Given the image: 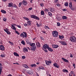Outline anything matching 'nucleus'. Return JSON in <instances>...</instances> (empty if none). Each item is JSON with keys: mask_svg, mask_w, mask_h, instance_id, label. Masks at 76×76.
Returning a JSON list of instances; mask_svg holds the SVG:
<instances>
[{"mask_svg": "<svg viewBox=\"0 0 76 76\" xmlns=\"http://www.w3.org/2000/svg\"><path fill=\"white\" fill-rule=\"evenodd\" d=\"M74 73V72L73 71H72L71 72V74H73H73H74V73Z\"/></svg>", "mask_w": 76, "mask_h": 76, "instance_id": "052dcab7", "label": "nucleus"}, {"mask_svg": "<svg viewBox=\"0 0 76 76\" xmlns=\"http://www.w3.org/2000/svg\"><path fill=\"white\" fill-rule=\"evenodd\" d=\"M69 39L72 42H75L76 41V38L75 36L71 37Z\"/></svg>", "mask_w": 76, "mask_h": 76, "instance_id": "7ed1b4c3", "label": "nucleus"}, {"mask_svg": "<svg viewBox=\"0 0 76 76\" xmlns=\"http://www.w3.org/2000/svg\"><path fill=\"white\" fill-rule=\"evenodd\" d=\"M0 50L2 51H4V47L3 45H1L0 46Z\"/></svg>", "mask_w": 76, "mask_h": 76, "instance_id": "0eeeda50", "label": "nucleus"}, {"mask_svg": "<svg viewBox=\"0 0 76 76\" xmlns=\"http://www.w3.org/2000/svg\"><path fill=\"white\" fill-rule=\"evenodd\" d=\"M69 76H73V75H72L70 74H69Z\"/></svg>", "mask_w": 76, "mask_h": 76, "instance_id": "338daca9", "label": "nucleus"}, {"mask_svg": "<svg viewBox=\"0 0 76 76\" xmlns=\"http://www.w3.org/2000/svg\"><path fill=\"white\" fill-rule=\"evenodd\" d=\"M45 12H48V10L47 8H45Z\"/></svg>", "mask_w": 76, "mask_h": 76, "instance_id": "a18cd8bd", "label": "nucleus"}, {"mask_svg": "<svg viewBox=\"0 0 76 76\" xmlns=\"http://www.w3.org/2000/svg\"><path fill=\"white\" fill-rule=\"evenodd\" d=\"M54 9L53 8H51L50 9V12H54Z\"/></svg>", "mask_w": 76, "mask_h": 76, "instance_id": "c85d7f7f", "label": "nucleus"}, {"mask_svg": "<svg viewBox=\"0 0 76 76\" xmlns=\"http://www.w3.org/2000/svg\"><path fill=\"white\" fill-rule=\"evenodd\" d=\"M63 19H67V17L64 16H62Z\"/></svg>", "mask_w": 76, "mask_h": 76, "instance_id": "473e14b6", "label": "nucleus"}, {"mask_svg": "<svg viewBox=\"0 0 76 76\" xmlns=\"http://www.w3.org/2000/svg\"><path fill=\"white\" fill-rule=\"evenodd\" d=\"M36 75L37 76H39V75H38V74L37 72H36Z\"/></svg>", "mask_w": 76, "mask_h": 76, "instance_id": "680f3d73", "label": "nucleus"}, {"mask_svg": "<svg viewBox=\"0 0 76 76\" xmlns=\"http://www.w3.org/2000/svg\"><path fill=\"white\" fill-rule=\"evenodd\" d=\"M49 47L48 46V45H47L46 44H45L43 46V48L45 49L46 50L47 48L48 49V48Z\"/></svg>", "mask_w": 76, "mask_h": 76, "instance_id": "9b49d317", "label": "nucleus"}, {"mask_svg": "<svg viewBox=\"0 0 76 76\" xmlns=\"http://www.w3.org/2000/svg\"><path fill=\"white\" fill-rule=\"evenodd\" d=\"M13 3H12V2L9 3L8 5L9 7H13Z\"/></svg>", "mask_w": 76, "mask_h": 76, "instance_id": "dca6fc26", "label": "nucleus"}, {"mask_svg": "<svg viewBox=\"0 0 76 76\" xmlns=\"http://www.w3.org/2000/svg\"><path fill=\"white\" fill-rule=\"evenodd\" d=\"M27 73H28L29 75H32L33 73V71L32 70H28L27 71Z\"/></svg>", "mask_w": 76, "mask_h": 76, "instance_id": "39448f33", "label": "nucleus"}, {"mask_svg": "<svg viewBox=\"0 0 76 76\" xmlns=\"http://www.w3.org/2000/svg\"><path fill=\"white\" fill-rule=\"evenodd\" d=\"M9 42L11 44V45H13V43L10 42V41H9Z\"/></svg>", "mask_w": 76, "mask_h": 76, "instance_id": "a19ab883", "label": "nucleus"}, {"mask_svg": "<svg viewBox=\"0 0 76 76\" xmlns=\"http://www.w3.org/2000/svg\"><path fill=\"white\" fill-rule=\"evenodd\" d=\"M12 27L11 28L12 29L15 30V31H16V28L15 27V26H13L12 25Z\"/></svg>", "mask_w": 76, "mask_h": 76, "instance_id": "412c9836", "label": "nucleus"}, {"mask_svg": "<svg viewBox=\"0 0 76 76\" xmlns=\"http://www.w3.org/2000/svg\"><path fill=\"white\" fill-rule=\"evenodd\" d=\"M36 45L37 47H40L41 45H40V43L39 42H38L36 43Z\"/></svg>", "mask_w": 76, "mask_h": 76, "instance_id": "2eb2a0df", "label": "nucleus"}, {"mask_svg": "<svg viewBox=\"0 0 76 76\" xmlns=\"http://www.w3.org/2000/svg\"><path fill=\"white\" fill-rule=\"evenodd\" d=\"M27 2L25 1H23L22 2V4L24 6H25L27 4Z\"/></svg>", "mask_w": 76, "mask_h": 76, "instance_id": "4468645a", "label": "nucleus"}, {"mask_svg": "<svg viewBox=\"0 0 76 76\" xmlns=\"http://www.w3.org/2000/svg\"><path fill=\"white\" fill-rule=\"evenodd\" d=\"M23 67H25V68H26V69H28V65L26 64H24V65H23Z\"/></svg>", "mask_w": 76, "mask_h": 76, "instance_id": "393cba45", "label": "nucleus"}, {"mask_svg": "<svg viewBox=\"0 0 76 76\" xmlns=\"http://www.w3.org/2000/svg\"><path fill=\"white\" fill-rule=\"evenodd\" d=\"M48 49L49 51H50L51 52L52 51H53V50L52 49L50 48V47H49V48H48Z\"/></svg>", "mask_w": 76, "mask_h": 76, "instance_id": "b1692460", "label": "nucleus"}, {"mask_svg": "<svg viewBox=\"0 0 76 76\" xmlns=\"http://www.w3.org/2000/svg\"><path fill=\"white\" fill-rule=\"evenodd\" d=\"M24 26H28V24L27 23H25L24 24Z\"/></svg>", "mask_w": 76, "mask_h": 76, "instance_id": "603ef678", "label": "nucleus"}, {"mask_svg": "<svg viewBox=\"0 0 76 76\" xmlns=\"http://www.w3.org/2000/svg\"><path fill=\"white\" fill-rule=\"evenodd\" d=\"M59 36V38H60V39H63V38H64V36Z\"/></svg>", "mask_w": 76, "mask_h": 76, "instance_id": "7c9ffc66", "label": "nucleus"}, {"mask_svg": "<svg viewBox=\"0 0 76 76\" xmlns=\"http://www.w3.org/2000/svg\"><path fill=\"white\" fill-rule=\"evenodd\" d=\"M70 57H71V58L73 57V55H72V54L71 53L70 54Z\"/></svg>", "mask_w": 76, "mask_h": 76, "instance_id": "8fccbe9b", "label": "nucleus"}, {"mask_svg": "<svg viewBox=\"0 0 76 76\" xmlns=\"http://www.w3.org/2000/svg\"><path fill=\"white\" fill-rule=\"evenodd\" d=\"M23 51L24 52H25V53H26V52H27L28 51V49L26 48H23Z\"/></svg>", "mask_w": 76, "mask_h": 76, "instance_id": "a211bd4d", "label": "nucleus"}, {"mask_svg": "<svg viewBox=\"0 0 76 76\" xmlns=\"http://www.w3.org/2000/svg\"><path fill=\"white\" fill-rule=\"evenodd\" d=\"M23 19H24L25 20H29V19L28 18H27L25 17H24L23 18Z\"/></svg>", "mask_w": 76, "mask_h": 76, "instance_id": "c756f323", "label": "nucleus"}, {"mask_svg": "<svg viewBox=\"0 0 76 76\" xmlns=\"http://www.w3.org/2000/svg\"><path fill=\"white\" fill-rule=\"evenodd\" d=\"M1 13H6V11H4V10H1Z\"/></svg>", "mask_w": 76, "mask_h": 76, "instance_id": "72a5a7b5", "label": "nucleus"}, {"mask_svg": "<svg viewBox=\"0 0 76 76\" xmlns=\"http://www.w3.org/2000/svg\"><path fill=\"white\" fill-rule=\"evenodd\" d=\"M52 34L54 37H58V32L56 31H53L52 32Z\"/></svg>", "mask_w": 76, "mask_h": 76, "instance_id": "20e7f679", "label": "nucleus"}, {"mask_svg": "<svg viewBox=\"0 0 76 76\" xmlns=\"http://www.w3.org/2000/svg\"><path fill=\"white\" fill-rule=\"evenodd\" d=\"M32 21H27V24L29 25L30 26H31V22Z\"/></svg>", "mask_w": 76, "mask_h": 76, "instance_id": "6ab92c4d", "label": "nucleus"}, {"mask_svg": "<svg viewBox=\"0 0 76 76\" xmlns=\"http://www.w3.org/2000/svg\"><path fill=\"white\" fill-rule=\"evenodd\" d=\"M40 5L42 7H43V6H44V4L43 3L41 4H40Z\"/></svg>", "mask_w": 76, "mask_h": 76, "instance_id": "de8ad7c7", "label": "nucleus"}, {"mask_svg": "<svg viewBox=\"0 0 76 76\" xmlns=\"http://www.w3.org/2000/svg\"><path fill=\"white\" fill-rule=\"evenodd\" d=\"M62 10H63V11H65V12H66V11H67V10L66 9H62Z\"/></svg>", "mask_w": 76, "mask_h": 76, "instance_id": "3c124183", "label": "nucleus"}, {"mask_svg": "<svg viewBox=\"0 0 76 76\" xmlns=\"http://www.w3.org/2000/svg\"><path fill=\"white\" fill-rule=\"evenodd\" d=\"M57 6H58L59 7H60L61 6V5L60 4H57Z\"/></svg>", "mask_w": 76, "mask_h": 76, "instance_id": "37998d69", "label": "nucleus"}, {"mask_svg": "<svg viewBox=\"0 0 76 76\" xmlns=\"http://www.w3.org/2000/svg\"><path fill=\"white\" fill-rule=\"evenodd\" d=\"M69 7L72 10H74V8L72 7V3L70 2L69 4Z\"/></svg>", "mask_w": 76, "mask_h": 76, "instance_id": "423d86ee", "label": "nucleus"}, {"mask_svg": "<svg viewBox=\"0 0 76 76\" xmlns=\"http://www.w3.org/2000/svg\"><path fill=\"white\" fill-rule=\"evenodd\" d=\"M60 42V43L62 44V45H67V43H66V42H64L63 41H60V42Z\"/></svg>", "mask_w": 76, "mask_h": 76, "instance_id": "6e6552de", "label": "nucleus"}, {"mask_svg": "<svg viewBox=\"0 0 76 76\" xmlns=\"http://www.w3.org/2000/svg\"><path fill=\"white\" fill-rule=\"evenodd\" d=\"M22 58L23 59H24V58H25V56H23L22 57Z\"/></svg>", "mask_w": 76, "mask_h": 76, "instance_id": "4d7b16f0", "label": "nucleus"}, {"mask_svg": "<svg viewBox=\"0 0 76 76\" xmlns=\"http://www.w3.org/2000/svg\"><path fill=\"white\" fill-rule=\"evenodd\" d=\"M45 63H46V64L48 66L49 65V63H50V64H51V61H45Z\"/></svg>", "mask_w": 76, "mask_h": 76, "instance_id": "9d476101", "label": "nucleus"}, {"mask_svg": "<svg viewBox=\"0 0 76 76\" xmlns=\"http://www.w3.org/2000/svg\"><path fill=\"white\" fill-rule=\"evenodd\" d=\"M36 25H37V27H39V26H40L39 25L38 23H37Z\"/></svg>", "mask_w": 76, "mask_h": 76, "instance_id": "6e6d98bb", "label": "nucleus"}, {"mask_svg": "<svg viewBox=\"0 0 76 76\" xmlns=\"http://www.w3.org/2000/svg\"><path fill=\"white\" fill-rule=\"evenodd\" d=\"M48 15L49 16H52V14L50 12H49L48 13Z\"/></svg>", "mask_w": 76, "mask_h": 76, "instance_id": "c9c22d12", "label": "nucleus"}, {"mask_svg": "<svg viewBox=\"0 0 76 76\" xmlns=\"http://www.w3.org/2000/svg\"><path fill=\"white\" fill-rule=\"evenodd\" d=\"M8 76H12V75L11 74H10L8 75Z\"/></svg>", "mask_w": 76, "mask_h": 76, "instance_id": "0e129e2a", "label": "nucleus"}, {"mask_svg": "<svg viewBox=\"0 0 76 76\" xmlns=\"http://www.w3.org/2000/svg\"><path fill=\"white\" fill-rule=\"evenodd\" d=\"M3 20L4 21L6 22V20H7V19L6 18H4L3 19Z\"/></svg>", "mask_w": 76, "mask_h": 76, "instance_id": "58836bf2", "label": "nucleus"}, {"mask_svg": "<svg viewBox=\"0 0 76 76\" xmlns=\"http://www.w3.org/2000/svg\"><path fill=\"white\" fill-rule=\"evenodd\" d=\"M45 29H49V27H48V26H45Z\"/></svg>", "mask_w": 76, "mask_h": 76, "instance_id": "ea45409f", "label": "nucleus"}, {"mask_svg": "<svg viewBox=\"0 0 76 76\" xmlns=\"http://www.w3.org/2000/svg\"><path fill=\"white\" fill-rule=\"evenodd\" d=\"M56 19L58 21H60L61 20V18L60 17H57L56 18Z\"/></svg>", "mask_w": 76, "mask_h": 76, "instance_id": "f3484780", "label": "nucleus"}, {"mask_svg": "<svg viewBox=\"0 0 76 76\" xmlns=\"http://www.w3.org/2000/svg\"><path fill=\"white\" fill-rule=\"evenodd\" d=\"M3 69V67L1 66H0V75H1V71Z\"/></svg>", "mask_w": 76, "mask_h": 76, "instance_id": "bb28decb", "label": "nucleus"}, {"mask_svg": "<svg viewBox=\"0 0 76 76\" xmlns=\"http://www.w3.org/2000/svg\"><path fill=\"white\" fill-rule=\"evenodd\" d=\"M28 50H30L31 49L29 48V47H28Z\"/></svg>", "mask_w": 76, "mask_h": 76, "instance_id": "774afa93", "label": "nucleus"}, {"mask_svg": "<svg viewBox=\"0 0 76 76\" xmlns=\"http://www.w3.org/2000/svg\"><path fill=\"white\" fill-rule=\"evenodd\" d=\"M40 38H41V39H42V40H43V38H42V37H40Z\"/></svg>", "mask_w": 76, "mask_h": 76, "instance_id": "e2e57ef3", "label": "nucleus"}, {"mask_svg": "<svg viewBox=\"0 0 76 76\" xmlns=\"http://www.w3.org/2000/svg\"><path fill=\"white\" fill-rule=\"evenodd\" d=\"M57 25L58 26H60V23H57Z\"/></svg>", "mask_w": 76, "mask_h": 76, "instance_id": "79ce46f5", "label": "nucleus"}, {"mask_svg": "<svg viewBox=\"0 0 76 76\" xmlns=\"http://www.w3.org/2000/svg\"><path fill=\"white\" fill-rule=\"evenodd\" d=\"M21 4H22V2L20 3L19 4V7H20V6H21Z\"/></svg>", "mask_w": 76, "mask_h": 76, "instance_id": "49530a36", "label": "nucleus"}, {"mask_svg": "<svg viewBox=\"0 0 76 76\" xmlns=\"http://www.w3.org/2000/svg\"><path fill=\"white\" fill-rule=\"evenodd\" d=\"M62 60H63V61L65 62H66V63H69V61L67 60L64 58H62Z\"/></svg>", "mask_w": 76, "mask_h": 76, "instance_id": "ddd939ff", "label": "nucleus"}, {"mask_svg": "<svg viewBox=\"0 0 76 76\" xmlns=\"http://www.w3.org/2000/svg\"><path fill=\"white\" fill-rule=\"evenodd\" d=\"M73 66L74 67L75 66V64H73Z\"/></svg>", "mask_w": 76, "mask_h": 76, "instance_id": "69168bd1", "label": "nucleus"}, {"mask_svg": "<svg viewBox=\"0 0 76 76\" xmlns=\"http://www.w3.org/2000/svg\"><path fill=\"white\" fill-rule=\"evenodd\" d=\"M17 26L18 27V28H21V26H20L19 25Z\"/></svg>", "mask_w": 76, "mask_h": 76, "instance_id": "864d4df0", "label": "nucleus"}, {"mask_svg": "<svg viewBox=\"0 0 76 76\" xmlns=\"http://www.w3.org/2000/svg\"><path fill=\"white\" fill-rule=\"evenodd\" d=\"M41 15H43V16H44V11L42 10L41 11Z\"/></svg>", "mask_w": 76, "mask_h": 76, "instance_id": "2f4dec72", "label": "nucleus"}, {"mask_svg": "<svg viewBox=\"0 0 76 76\" xmlns=\"http://www.w3.org/2000/svg\"><path fill=\"white\" fill-rule=\"evenodd\" d=\"M43 50L44 51H45V52H46V53H47V52H48V51H47V50L46 49H43Z\"/></svg>", "mask_w": 76, "mask_h": 76, "instance_id": "09e8293b", "label": "nucleus"}, {"mask_svg": "<svg viewBox=\"0 0 76 76\" xmlns=\"http://www.w3.org/2000/svg\"><path fill=\"white\" fill-rule=\"evenodd\" d=\"M26 42L27 44H29L30 45H31L30 44H32V43H31V42H29L28 40L26 41Z\"/></svg>", "mask_w": 76, "mask_h": 76, "instance_id": "a878e982", "label": "nucleus"}, {"mask_svg": "<svg viewBox=\"0 0 76 76\" xmlns=\"http://www.w3.org/2000/svg\"><path fill=\"white\" fill-rule=\"evenodd\" d=\"M69 4V3L68 2H66L64 4V5L65 6H68V5Z\"/></svg>", "mask_w": 76, "mask_h": 76, "instance_id": "f704fd0d", "label": "nucleus"}, {"mask_svg": "<svg viewBox=\"0 0 76 76\" xmlns=\"http://www.w3.org/2000/svg\"><path fill=\"white\" fill-rule=\"evenodd\" d=\"M63 72H64V73H68V70L67 69H63L62 70Z\"/></svg>", "mask_w": 76, "mask_h": 76, "instance_id": "cd10ccee", "label": "nucleus"}, {"mask_svg": "<svg viewBox=\"0 0 76 76\" xmlns=\"http://www.w3.org/2000/svg\"><path fill=\"white\" fill-rule=\"evenodd\" d=\"M21 37L24 38H26L27 37V33L26 32H23V33H22L20 35Z\"/></svg>", "mask_w": 76, "mask_h": 76, "instance_id": "f03ea898", "label": "nucleus"}, {"mask_svg": "<svg viewBox=\"0 0 76 76\" xmlns=\"http://www.w3.org/2000/svg\"><path fill=\"white\" fill-rule=\"evenodd\" d=\"M30 66H31V67H36L37 66V65L36 64H33L30 65Z\"/></svg>", "mask_w": 76, "mask_h": 76, "instance_id": "5701e85b", "label": "nucleus"}, {"mask_svg": "<svg viewBox=\"0 0 76 76\" xmlns=\"http://www.w3.org/2000/svg\"><path fill=\"white\" fill-rule=\"evenodd\" d=\"M31 18H34V19H36L37 20H39V18L36 16H35L34 15H32L31 16Z\"/></svg>", "mask_w": 76, "mask_h": 76, "instance_id": "1a4fd4ad", "label": "nucleus"}, {"mask_svg": "<svg viewBox=\"0 0 76 76\" xmlns=\"http://www.w3.org/2000/svg\"><path fill=\"white\" fill-rule=\"evenodd\" d=\"M30 46H31V51H34L36 50L37 46L35 45V43H33L32 44H30Z\"/></svg>", "mask_w": 76, "mask_h": 76, "instance_id": "f257e3e1", "label": "nucleus"}, {"mask_svg": "<svg viewBox=\"0 0 76 76\" xmlns=\"http://www.w3.org/2000/svg\"><path fill=\"white\" fill-rule=\"evenodd\" d=\"M53 66H54V67H57V68H58L60 67V66H58V65L57 64V63H55V64H53Z\"/></svg>", "mask_w": 76, "mask_h": 76, "instance_id": "f8f14e48", "label": "nucleus"}, {"mask_svg": "<svg viewBox=\"0 0 76 76\" xmlns=\"http://www.w3.org/2000/svg\"><path fill=\"white\" fill-rule=\"evenodd\" d=\"M21 43L23 45H25V41H24L23 40L21 41Z\"/></svg>", "mask_w": 76, "mask_h": 76, "instance_id": "e433bc0d", "label": "nucleus"}, {"mask_svg": "<svg viewBox=\"0 0 76 76\" xmlns=\"http://www.w3.org/2000/svg\"><path fill=\"white\" fill-rule=\"evenodd\" d=\"M6 32L7 34H10V31H9L8 30Z\"/></svg>", "mask_w": 76, "mask_h": 76, "instance_id": "c03bdc74", "label": "nucleus"}, {"mask_svg": "<svg viewBox=\"0 0 76 76\" xmlns=\"http://www.w3.org/2000/svg\"><path fill=\"white\" fill-rule=\"evenodd\" d=\"M1 57H4V56L3 55L1 54Z\"/></svg>", "mask_w": 76, "mask_h": 76, "instance_id": "13d9d810", "label": "nucleus"}, {"mask_svg": "<svg viewBox=\"0 0 76 76\" xmlns=\"http://www.w3.org/2000/svg\"><path fill=\"white\" fill-rule=\"evenodd\" d=\"M52 47H53V48H57L58 47V45H52Z\"/></svg>", "mask_w": 76, "mask_h": 76, "instance_id": "aec40b11", "label": "nucleus"}, {"mask_svg": "<svg viewBox=\"0 0 76 76\" xmlns=\"http://www.w3.org/2000/svg\"><path fill=\"white\" fill-rule=\"evenodd\" d=\"M8 31V29L7 28L5 30V32H7Z\"/></svg>", "mask_w": 76, "mask_h": 76, "instance_id": "bf43d9fd", "label": "nucleus"}, {"mask_svg": "<svg viewBox=\"0 0 76 76\" xmlns=\"http://www.w3.org/2000/svg\"><path fill=\"white\" fill-rule=\"evenodd\" d=\"M14 56H16L17 57H18V56H19V54H18V53L16 52H14Z\"/></svg>", "mask_w": 76, "mask_h": 76, "instance_id": "4be33fe9", "label": "nucleus"}, {"mask_svg": "<svg viewBox=\"0 0 76 76\" xmlns=\"http://www.w3.org/2000/svg\"><path fill=\"white\" fill-rule=\"evenodd\" d=\"M13 7L15 8H18V7L15 4H14V5L13 6Z\"/></svg>", "mask_w": 76, "mask_h": 76, "instance_id": "4c0bfd02", "label": "nucleus"}, {"mask_svg": "<svg viewBox=\"0 0 76 76\" xmlns=\"http://www.w3.org/2000/svg\"><path fill=\"white\" fill-rule=\"evenodd\" d=\"M32 10V8L31 7L28 9V10Z\"/></svg>", "mask_w": 76, "mask_h": 76, "instance_id": "5fc2aeb1", "label": "nucleus"}]
</instances>
